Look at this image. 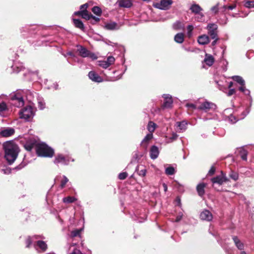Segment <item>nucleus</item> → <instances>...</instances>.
I'll return each mask as SVG.
<instances>
[{"label":"nucleus","mask_w":254,"mask_h":254,"mask_svg":"<svg viewBox=\"0 0 254 254\" xmlns=\"http://www.w3.org/2000/svg\"><path fill=\"white\" fill-rule=\"evenodd\" d=\"M4 158L9 165H11L16 160L19 153V148L12 141H6L3 144Z\"/></svg>","instance_id":"1"},{"label":"nucleus","mask_w":254,"mask_h":254,"mask_svg":"<svg viewBox=\"0 0 254 254\" xmlns=\"http://www.w3.org/2000/svg\"><path fill=\"white\" fill-rule=\"evenodd\" d=\"M36 153L39 156L52 157L54 155V151L45 143H41L36 145Z\"/></svg>","instance_id":"2"},{"label":"nucleus","mask_w":254,"mask_h":254,"mask_svg":"<svg viewBox=\"0 0 254 254\" xmlns=\"http://www.w3.org/2000/svg\"><path fill=\"white\" fill-rule=\"evenodd\" d=\"M24 94L23 90H17L13 93L10 96L11 104L18 108L22 107L24 104L23 100Z\"/></svg>","instance_id":"3"},{"label":"nucleus","mask_w":254,"mask_h":254,"mask_svg":"<svg viewBox=\"0 0 254 254\" xmlns=\"http://www.w3.org/2000/svg\"><path fill=\"white\" fill-rule=\"evenodd\" d=\"M34 115V111L31 105H28L23 108L19 112V117L26 121L32 118Z\"/></svg>","instance_id":"4"},{"label":"nucleus","mask_w":254,"mask_h":254,"mask_svg":"<svg viewBox=\"0 0 254 254\" xmlns=\"http://www.w3.org/2000/svg\"><path fill=\"white\" fill-rule=\"evenodd\" d=\"M76 47L77 48V52L80 57L82 58L89 57L93 60L97 59V57L95 54L91 52L85 47L79 45H77Z\"/></svg>","instance_id":"5"},{"label":"nucleus","mask_w":254,"mask_h":254,"mask_svg":"<svg viewBox=\"0 0 254 254\" xmlns=\"http://www.w3.org/2000/svg\"><path fill=\"white\" fill-rule=\"evenodd\" d=\"M173 3L172 0H160V2H154L153 6L161 10H167L170 8Z\"/></svg>","instance_id":"6"},{"label":"nucleus","mask_w":254,"mask_h":254,"mask_svg":"<svg viewBox=\"0 0 254 254\" xmlns=\"http://www.w3.org/2000/svg\"><path fill=\"white\" fill-rule=\"evenodd\" d=\"M70 161L73 162L74 159H71L68 156H64L63 154H59L55 157L54 163L57 165L61 164L64 165H67Z\"/></svg>","instance_id":"7"},{"label":"nucleus","mask_w":254,"mask_h":254,"mask_svg":"<svg viewBox=\"0 0 254 254\" xmlns=\"http://www.w3.org/2000/svg\"><path fill=\"white\" fill-rule=\"evenodd\" d=\"M206 29L208 34L211 39L216 38L218 37V26L214 23H209L207 25Z\"/></svg>","instance_id":"8"},{"label":"nucleus","mask_w":254,"mask_h":254,"mask_svg":"<svg viewBox=\"0 0 254 254\" xmlns=\"http://www.w3.org/2000/svg\"><path fill=\"white\" fill-rule=\"evenodd\" d=\"M228 181L229 179L222 171H221L220 175L217 176L211 179V181L213 184H217L219 185H221L224 183L227 182Z\"/></svg>","instance_id":"9"},{"label":"nucleus","mask_w":254,"mask_h":254,"mask_svg":"<svg viewBox=\"0 0 254 254\" xmlns=\"http://www.w3.org/2000/svg\"><path fill=\"white\" fill-rule=\"evenodd\" d=\"M216 106L215 104L206 101L201 103L200 106L197 107V109L204 111L205 112H208L211 110H215Z\"/></svg>","instance_id":"10"},{"label":"nucleus","mask_w":254,"mask_h":254,"mask_svg":"<svg viewBox=\"0 0 254 254\" xmlns=\"http://www.w3.org/2000/svg\"><path fill=\"white\" fill-rule=\"evenodd\" d=\"M15 130L12 127H1L0 129V137H8L14 134Z\"/></svg>","instance_id":"11"},{"label":"nucleus","mask_w":254,"mask_h":254,"mask_svg":"<svg viewBox=\"0 0 254 254\" xmlns=\"http://www.w3.org/2000/svg\"><path fill=\"white\" fill-rule=\"evenodd\" d=\"M200 218L202 220L210 221L213 218V216L210 211L205 209L200 213Z\"/></svg>","instance_id":"12"},{"label":"nucleus","mask_w":254,"mask_h":254,"mask_svg":"<svg viewBox=\"0 0 254 254\" xmlns=\"http://www.w3.org/2000/svg\"><path fill=\"white\" fill-rule=\"evenodd\" d=\"M34 247L38 251H39V250L45 251L47 249V244L44 241L37 239L36 240V243L34 244Z\"/></svg>","instance_id":"13"},{"label":"nucleus","mask_w":254,"mask_h":254,"mask_svg":"<svg viewBox=\"0 0 254 254\" xmlns=\"http://www.w3.org/2000/svg\"><path fill=\"white\" fill-rule=\"evenodd\" d=\"M88 77L94 82H101L103 81L102 77L94 71H91L89 72Z\"/></svg>","instance_id":"14"},{"label":"nucleus","mask_w":254,"mask_h":254,"mask_svg":"<svg viewBox=\"0 0 254 254\" xmlns=\"http://www.w3.org/2000/svg\"><path fill=\"white\" fill-rule=\"evenodd\" d=\"M164 102L163 103V107L166 108H169L172 107L173 103V100L172 97L169 95H164Z\"/></svg>","instance_id":"15"},{"label":"nucleus","mask_w":254,"mask_h":254,"mask_svg":"<svg viewBox=\"0 0 254 254\" xmlns=\"http://www.w3.org/2000/svg\"><path fill=\"white\" fill-rule=\"evenodd\" d=\"M42 238L41 236L35 235L32 237H29L26 240V247L29 248L32 244L34 245L36 243V240Z\"/></svg>","instance_id":"16"},{"label":"nucleus","mask_w":254,"mask_h":254,"mask_svg":"<svg viewBox=\"0 0 254 254\" xmlns=\"http://www.w3.org/2000/svg\"><path fill=\"white\" fill-rule=\"evenodd\" d=\"M153 138L152 133H148L141 142V146L145 150L147 149L150 140Z\"/></svg>","instance_id":"17"},{"label":"nucleus","mask_w":254,"mask_h":254,"mask_svg":"<svg viewBox=\"0 0 254 254\" xmlns=\"http://www.w3.org/2000/svg\"><path fill=\"white\" fill-rule=\"evenodd\" d=\"M190 9L193 13H194L195 14H199V15L201 16V18L203 17V14L202 13H200V11L202 10V9L198 4H192L190 7ZM201 19V18H200V19Z\"/></svg>","instance_id":"18"},{"label":"nucleus","mask_w":254,"mask_h":254,"mask_svg":"<svg viewBox=\"0 0 254 254\" xmlns=\"http://www.w3.org/2000/svg\"><path fill=\"white\" fill-rule=\"evenodd\" d=\"M159 154V151L158 148L155 145L152 146L150 150V156L151 159H156Z\"/></svg>","instance_id":"19"},{"label":"nucleus","mask_w":254,"mask_h":254,"mask_svg":"<svg viewBox=\"0 0 254 254\" xmlns=\"http://www.w3.org/2000/svg\"><path fill=\"white\" fill-rule=\"evenodd\" d=\"M197 42L199 44L204 45L209 43L210 40L208 36L204 34L198 37Z\"/></svg>","instance_id":"20"},{"label":"nucleus","mask_w":254,"mask_h":254,"mask_svg":"<svg viewBox=\"0 0 254 254\" xmlns=\"http://www.w3.org/2000/svg\"><path fill=\"white\" fill-rule=\"evenodd\" d=\"M83 231V228L76 229L71 231L69 237L71 239H73L75 237L81 238V233Z\"/></svg>","instance_id":"21"},{"label":"nucleus","mask_w":254,"mask_h":254,"mask_svg":"<svg viewBox=\"0 0 254 254\" xmlns=\"http://www.w3.org/2000/svg\"><path fill=\"white\" fill-rule=\"evenodd\" d=\"M203 62L208 66H210L213 64L214 62V59L213 56L211 55L206 54L205 58L203 60Z\"/></svg>","instance_id":"22"},{"label":"nucleus","mask_w":254,"mask_h":254,"mask_svg":"<svg viewBox=\"0 0 254 254\" xmlns=\"http://www.w3.org/2000/svg\"><path fill=\"white\" fill-rule=\"evenodd\" d=\"M118 2L121 7L129 8L132 5L131 0H118Z\"/></svg>","instance_id":"23"},{"label":"nucleus","mask_w":254,"mask_h":254,"mask_svg":"<svg viewBox=\"0 0 254 254\" xmlns=\"http://www.w3.org/2000/svg\"><path fill=\"white\" fill-rule=\"evenodd\" d=\"M76 244L72 243L68 249V254H83L81 251L74 247Z\"/></svg>","instance_id":"24"},{"label":"nucleus","mask_w":254,"mask_h":254,"mask_svg":"<svg viewBox=\"0 0 254 254\" xmlns=\"http://www.w3.org/2000/svg\"><path fill=\"white\" fill-rule=\"evenodd\" d=\"M206 187V184L204 183L199 184L197 186L196 190L199 196H202L204 194V188Z\"/></svg>","instance_id":"25"},{"label":"nucleus","mask_w":254,"mask_h":254,"mask_svg":"<svg viewBox=\"0 0 254 254\" xmlns=\"http://www.w3.org/2000/svg\"><path fill=\"white\" fill-rule=\"evenodd\" d=\"M11 67L13 71L16 73L20 72L24 68L22 64L20 63H15Z\"/></svg>","instance_id":"26"},{"label":"nucleus","mask_w":254,"mask_h":254,"mask_svg":"<svg viewBox=\"0 0 254 254\" xmlns=\"http://www.w3.org/2000/svg\"><path fill=\"white\" fill-rule=\"evenodd\" d=\"M8 110V107L6 103L2 102L0 103V116L4 117L5 112Z\"/></svg>","instance_id":"27"},{"label":"nucleus","mask_w":254,"mask_h":254,"mask_svg":"<svg viewBox=\"0 0 254 254\" xmlns=\"http://www.w3.org/2000/svg\"><path fill=\"white\" fill-rule=\"evenodd\" d=\"M105 27L108 30H116L119 29L120 27L118 26L116 22H112L105 24Z\"/></svg>","instance_id":"28"},{"label":"nucleus","mask_w":254,"mask_h":254,"mask_svg":"<svg viewBox=\"0 0 254 254\" xmlns=\"http://www.w3.org/2000/svg\"><path fill=\"white\" fill-rule=\"evenodd\" d=\"M174 40L178 43L181 44L184 41V34L183 33H177L174 37Z\"/></svg>","instance_id":"29"},{"label":"nucleus","mask_w":254,"mask_h":254,"mask_svg":"<svg viewBox=\"0 0 254 254\" xmlns=\"http://www.w3.org/2000/svg\"><path fill=\"white\" fill-rule=\"evenodd\" d=\"M233 240L235 244V245L238 248V249L242 250L244 249V244L239 240V239L236 236L233 237Z\"/></svg>","instance_id":"30"},{"label":"nucleus","mask_w":254,"mask_h":254,"mask_svg":"<svg viewBox=\"0 0 254 254\" xmlns=\"http://www.w3.org/2000/svg\"><path fill=\"white\" fill-rule=\"evenodd\" d=\"M173 28L176 30H184L185 28V25L181 22L177 21L173 24Z\"/></svg>","instance_id":"31"},{"label":"nucleus","mask_w":254,"mask_h":254,"mask_svg":"<svg viewBox=\"0 0 254 254\" xmlns=\"http://www.w3.org/2000/svg\"><path fill=\"white\" fill-rule=\"evenodd\" d=\"M177 125L178 130H180L181 131H183L187 128V123L185 121L177 122Z\"/></svg>","instance_id":"32"},{"label":"nucleus","mask_w":254,"mask_h":254,"mask_svg":"<svg viewBox=\"0 0 254 254\" xmlns=\"http://www.w3.org/2000/svg\"><path fill=\"white\" fill-rule=\"evenodd\" d=\"M73 23L75 26L81 30L84 29V24L83 22L78 19H73Z\"/></svg>","instance_id":"33"},{"label":"nucleus","mask_w":254,"mask_h":254,"mask_svg":"<svg viewBox=\"0 0 254 254\" xmlns=\"http://www.w3.org/2000/svg\"><path fill=\"white\" fill-rule=\"evenodd\" d=\"M156 126V124L154 122L152 121L149 122L147 126V129L150 132L149 133H152L154 131Z\"/></svg>","instance_id":"34"},{"label":"nucleus","mask_w":254,"mask_h":254,"mask_svg":"<svg viewBox=\"0 0 254 254\" xmlns=\"http://www.w3.org/2000/svg\"><path fill=\"white\" fill-rule=\"evenodd\" d=\"M232 78L241 85H245V81L241 76H233Z\"/></svg>","instance_id":"35"},{"label":"nucleus","mask_w":254,"mask_h":254,"mask_svg":"<svg viewBox=\"0 0 254 254\" xmlns=\"http://www.w3.org/2000/svg\"><path fill=\"white\" fill-rule=\"evenodd\" d=\"M239 154L241 156V158L243 160H247V154H248V152L244 148H240L239 150Z\"/></svg>","instance_id":"36"},{"label":"nucleus","mask_w":254,"mask_h":254,"mask_svg":"<svg viewBox=\"0 0 254 254\" xmlns=\"http://www.w3.org/2000/svg\"><path fill=\"white\" fill-rule=\"evenodd\" d=\"M76 200V198L73 196H67L63 199V201L65 203H71Z\"/></svg>","instance_id":"37"},{"label":"nucleus","mask_w":254,"mask_h":254,"mask_svg":"<svg viewBox=\"0 0 254 254\" xmlns=\"http://www.w3.org/2000/svg\"><path fill=\"white\" fill-rule=\"evenodd\" d=\"M244 5L246 7L248 8H254V1L246 0Z\"/></svg>","instance_id":"38"},{"label":"nucleus","mask_w":254,"mask_h":254,"mask_svg":"<svg viewBox=\"0 0 254 254\" xmlns=\"http://www.w3.org/2000/svg\"><path fill=\"white\" fill-rule=\"evenodd\" d=\"M175 173V170L173 167H169L166 168L165 173L168 175H172Z\"/></svg>","instance_id":"39"},{"label":"nucleus","mask_w":254,"mask_h":254,"mask_svg":"<svg viewBox=\"0 0 254 254\" xmlns=\"http://www.w3.org/2000/svg\"><path fill=\"white\" fill-rule=\"evenodd\" d=\"M187 36L189 38L191 37L192 36V31L193 30V26L192 25H189L187 27Z\"/></svg>","instance_id":"40"},{"label":"nucleus","mask_w":254,"mask_h":254,"mask_svg":"<svg viewBox=\"0 0 254 254\" xmlns=\"http://www.w3.org/2000/svg\"><path fill=\"white\" fill-rule=\"evenodd\" d=\"M230 178L234 181H237L239 178V175L237 172L231 171L229 175Z\"/></svg>","instance_id":"41"},{"label":"nucleus","mask_w":254,"mask_h":254,"mask_svg":"<svg viewBox=\"0 0 254 254\" xmlns=\"http://www.w3.org/2000/svg\"><path fill=\"white\" fill-rule=\"evenodd\" d=\"M92 11L94 14L98 16L100 15L102 12L101 8L98 6H94L92 9Z\"/></svg>","instance_id":"42"},{"label":"nucleus","mask_w":254,"mask_h":254,"mask_svg":"<svg viewBox=\"0 0 254 254\" xmlns=\"http://www.w3.org/2000/svg\"><path fill=\"white\" fill-rule=\"evenodd\" d=\"M239 90L243 92L245 95H250V91L246 89L245 85H241V86L239 87Z\"/></svg>","instance_id":"43"},{"label":"nucleus","mask_w":254,"mask_h":254,"mask_svg":"<svg viewBox=\"0 0 254 254\" xmlns=\"http://www.w3.org/2000/svg\"><path fill=\"white\" fill-rule=\"evenodd\" d=\"M106 63L109 64V66L113 64L115 62V59L112 56H109L107 58Z\"/></svg>","instance_id":"44"},{"label":"nucleus","mask_w":254,"mask_h":254,"mask_svg":"<svg viewBox=\"0 0 254 254\" xmlns=\"http://www.w3.org/2000/svg\"><path fill=\"white\" fill-rule=\"evenodd\" d=\"M63 179L61 181L60 184V188L61 189H63L65 187L66 184L68 182V179L66 176H63Z\"/></svg>","instance_id":"45"},{"label":"nucleus","mask_w":254,"mask_h":254,"mask_svg":"<svg viewBox=\"0 0 254 254\" xmlns=\"http://www.w3.org/2000/svg\"><path fill=\"white\" fill-rule=\"evenodd\" d=\"M91 15L87 10H83L81 16L85 19L89 20L91 19Z\"/></svg>","instance_id":"46"},{"label":"nucleus","mask_w":254,"mask_h":254,"mask_svg":"<svg viewBox=\"0 0 254 254\" xmlns=\"http://www.w3.org/2000/svg\"><path fill=\"white\" fill-rule=\"evenodd\" d=\"M98 63V65L103 68L106 69L109 67V64L106 63L105 61H99Z\"/></svg>","instance_id":"47"},{"label":"nucleus","mask_w":254,"mask_h":254,"mask_svg":"<svg viewBox=\"0 0 254 254\" xmlns=\"http://www.w3.org/2000/svg\"><path fill=\"white\" fill-rule=\"evenodd\" d=\"M178 135L176 133H173L171 136L168 138L167 142H172L178 138Z\"/></svg>","instance_id":"48"},{"label":"nucleus","mask_w":254,"mask_h":254,"mask_svg":"<svg viewBox=\"0 0 254 254\" xmlns=\"http://www.w3.org/2000/svg\"><path fill=\"white\" fill-rule=\"evenodd\" d=\"M127 176V172H122L119 174L118 178L120 180H125Z\"/></svg>","instance_id":"49"},{"label":"nucleus","mask_w":254,"mask_h":254,"mask_svg":"<svg viewBox=\"0 0 254 254\" xmlns=\"http://www.w3.org/2000/svg\"><path fill=\"white\" fill-rule=\"evenodd\" d=\"M219 9V3H217L215 5L212 6L211 8V10L212 12H213L214 14H216Z\"/></svg>","instance_id":"50"},{"label":"nucleus","mask_w":254,"mask_h":254,"mask_svg":"<svg viewBox=\"0 0 254 254\" xmlns=\"http://www.w3.org/2000/svg\"><path fill=\"white\" fill-rule=\"evenodd\" d=\"M38 107L40 110H43L45 107V104L44 102L41 100H39L38 102Z\"/></svg>","instance_id":"51"},{"label":"nucleus","mask_w":254,"mask_h":254,"mask_svg":"<svg viewBox=\"0 0 254 254\" xmlns=\"http://www.w3.org/2000/svg\"><path fill=\"white\" fill-rule=\"evenodd\" d=\"M146 169H142L138 171V174L140 176L144 177L146 175Z\"/></svg>","instance_id":"52"},{"label":"nucleus","mask_w":254,"mask_h":254,"mask_svg":"<svg viewBox=\"0 0 254 254\" xmlns=\"http://www.w3.org/2000/svg\"><path fill=\"white\" fill-rule=\"evenodd\" d=\"M183 215L182 213H181V212L179 213L178 214V215H177V216L176 217L175 221L176 222H179L181 220V219L182 218Z\"/></svg>","instance_id":"53"},{"label":"nucleus","mask_w":254,"mask_h":254,"mask_svg":"<svg viewBox=\"0 0 254 254\" xmlns=\"http://www.w3.org/2000/svg\"><path fill=\"white\" fill-rule=\"evenodd\" d=\"M235 93V90L234 89H230L229 92L227 93V95L230 96Z\"/></svg>","instance_id":"54"},{"label":"nucleus","mask_w":254,"mask_h":254,"mask_svg":"<svg viewBox=\"0 0 254 254\" xmlns=\"http://www.w3.org/2000/svg\"><path fill=\"white\" fill-rule=\"evenodd\" d=\"M215 171V169L214 167L212 166L209 170V171L208 172V174L212 175L214 173Z\"/></svg>","instance_id":"55"},{"label":"nucleus","mask_w":254,"mask_h":254,"mask_svg":"<svg viewBox=\"0 0 254 254\" xmlns=\"http://www.w3.org/2000/svg\"><path fill=\"white\" fill-rule=\"evenodd\" d=\"M87 6L88 5L86 3L81 5L80 7V10H86V9L87 8Z\"/></svg>","instance_id":"56"},{"label":"nucleus","mask_w":254,"mask_h":254,"mask_svg":"<svg viewBox=\"0 0 254 254\" xmlns=\"http://www.w3.org/2000/svg\"><path fill=\"white\" fill-rule=\"evenodd\" d=\"M187 106L193 109H197V107H196V106L193 104H188Z\"/></svg>","instance_id":"57"},{"label":"nucleus","mask_w":254,"mask_h":254,"mask_svg":"<svg viewBox=\"0 0 254 254\" xmlns=\"http://www.w3.org/2000/svg\"><path fill=\"white\" fill-rule=\"evenodd\" d=\"M236 7V4L234 3V4L232 5H229L228 6V9L229 10H233V9L235 8Z\"/></svg>","instance_id":"58"},{"label":"nucleus","mask_w":254,"mask_h":254,"mask_svg":"<svg viewBox=\"0 0 254 254\" xmlns=\"http://www.w3.org/2000/svg\"><path fill=\"white\" fill-rule=\"evenodd\" d=\"M91 19H92L95 22H98L100 20L99 18H98V17H96L95 16H93L92 14L91 15Z\"/></svg>","instance_id":"59"},{"label":"nucleus","mask_w":254,"mask_h":254,"mask_svg":"<svg viewBox=\"0 0 254 254\" xmlns=\"http://www.w3.org/2000/svg\"><path fill=\"white\" fill-rule=\"evenodd\" d=\"M121 77H122V75H120V76H119L118 77H117L116 78H111L110 79H109L108 80L112 81H116V80H117L120 79Z\"/></svg>","instance_id":"60"},{"label":"nucleus","mask_w":254,"mask_h":254,"mask_svg":"<svg viewBox=\"0 0 254 254\" xmlns=\"http://www.w3.org/2000/svg\"><path fill=\"white\" fill-rule=\"evenodd\" d=\"M82 11H83V10H80V11H76V12H75L74 13V15L81 16L82 13Z\"/></svg>","instance_id":"61"},{"label":"nucleus","mask_w":254,"mask_h":254,"mask_svg":"<svg viewBox=\"0 0 254 254\" xmlns=\"http://www.w3.org/2000/svg\"><path fill=\"white\" fill-rule=\"evenodd\" d=\"M213 39H214V41L211 43L212 46H214L216 45L217 41L218 40V37H217L216 38H214Z\"/></svg>","instance_id":"62"},{"label":"nucleus","mask_w":254,"mask_h":254,"mask_svg":"<svg viewBox=\"0 0 254 254\" xmlns=\"http://www.w3.org/2000/svg\"><path fill=\"white\" fill-rule=\"evenodd\" d=\"M229 119L231 120V122H232L233 123H234L236 122L235 118L232 116H231Z\"/></svg>","instance_id":"63"},{"label":"nucleus","mask_w":254,"mask_h":254,"mask_svg":"<svg viewBox=\"0 0 254 254\" xmlns=\"http://www.w3.org/2000/svg\"><path fill=\"white\" fill-rule=\"evenodd\" d=\"M162 186H163L164 191L166 192L167 191V189H168L167 185L165 183H163Z\"/></svg>","instance_id":"64"}]
</instances>
